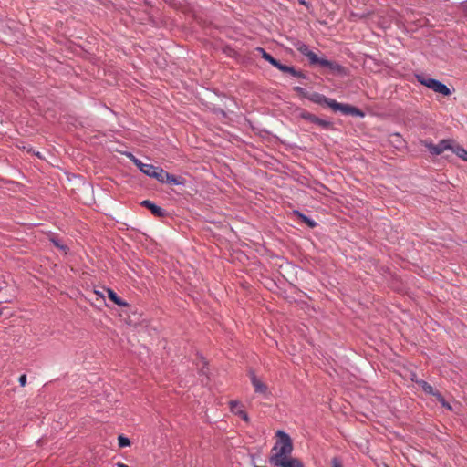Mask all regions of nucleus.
I'll return each instance as SVG.
<instances>
[{
  "mask_svg": "<svg viewBox=\"0 0 467 467\" xmlns=\"http://www.w3.org/2000/svg\"><path fill=\"white\" fill-rule=\"evenodd\" d=\"M296 49L304 56H307L311 52L306 44H298Z\"/></svg>",
  "mask_w": 467,
  "mask_h": 467,
  "instance_id": "aec40b11",
  "label": "nucleus"
},
{
  "mask_svg": "<svg viewBox=\"0 0 467 467\" xmlns=\"http://www.w3.org/2000/svg\"><path fill=\"white\" fill-rule=\"evenodd\" d=\"M436 399L438 400V401L442 405V407L448 409V410H451V407L450 406V404L445 400V399L442 397V395L441 393L439 394H436Z\"/></svg>",
  "mask_w": 467,
  "mask_h": 467,
  "instance_id": "412c9836",
  "label": "nucleus"
},
{
  "mask_svg": "<svg viewBox=\"0 0 467 467\" xmlns=\"http://www.w3.org/2000/svg\"><path fill=\"white\" fill-rule=\"evenodd\" d=\"M160 182L164 183H169V184H173V185H179L181 184V180L180 178L172 175V174H170L169 172L165 171L163 170L162 173H161V179H160Z\"/></svg>",
  "mask_w": 467,
  "mask_h": 467,
  "instance_id": "4468645a",
  "label": "nucleus"
},
{
  "mask_svg": "<svg viewBox=\"0 0 467 467\" xmlns=\"http://www.w3.org/2000/svg\"><path fill=\"white\" fill-rule=\"evenodd\" d=\"M255 51L258 53V54H261L262 57L268 61L272 66H275V64H277V59L274 58L269 53L265 52V50L262 47H257L255 49Z\"/></svg>",
  "mask_w": 467,
  "mask_h": 467,
  "instance_id": "f3484780",
  "label": "nucleus"
},
{
  "mask_svg": "<svg viewBox=\"0 0 467 467\" xmlns=\"http://www.w3.org/2000/svg\"><path fill=\"white\" fill-rule=\"evenodd\" d=\"M453 140H441L438 144L425 142V147L432 155H440L445 150L451 149Z\"/></svg>",
  "mask_w": 467,
  "mask_h": 467,
  "instance_id": "20e7f679",
  "label": "nucleus"
},
{
  "mask_svg": "<svg viewBox=\"0 0 467 467\" xmlns=\"http://www.w3.org/2000/svg\"><path fill=\"white\" fill-rule=\"evenodd\" d=\"M231 411L238 415L241 419L245 421L249 420L247 413L243 410V405L237 400H231L230 403Z\"/></svg>",
  "mask_w": 467,
  "mask_h": 467,
  "instance_id": "1a4fd4ad",
  "label": "nucleus"
},
{
  "mask_svg": "<svg viewBox=\"0 0 467 467\" xmlns=\"http://www.w3.org/2000/svg\"><path fill=\"white\" fill-rule=\"evenodd\" d=\"M107 293H108L109 298L112 302H114L116 305H118L119 306H128V304L125 301H123L122 299H120L118 296V295L112 289H108Z\"/></svg>",
  "mask_w": 467,
  "mask_h": 467,
  "instance_id": "dca6fc26",
  "label": "nucleus"
},
{
  "mask_svg": "<svg viewBox=\"0 0 467 467\" xmlns=\"http://www.w3.org/2000/svg\"><path fill=\"white\" fill-rule=\"evenodd\" d=\"M141 205L148 208L155 216L161 217L164 215V211L149 200L142 201Z\"/></svg>",
  "mask_w": 467,
  "mask_h": 467,
  "instance_id": "ddd939ff",
  "label": "nucleus"
},
{
  "mask_svg": "<svg viewBox=\"0 0 467 467\" xmlns=\"http://www.w3.org/2000/svg\"><path fill=\"white\" fill-rule=\"evenodd\" d=\"M385 467H389L388 465H385Z\"/></svg>",
  "mask_w": 467,
  "mask_h": 467,
  "instance_id": "2f4dec72",
  "label": "nucleus"
},
{
  "mask_svg": "<svg viewBox=\"0 0 467 467\" xmlns=\"http://www.w3.org/2000/svg\"><path fill=\"white\" fill-rule=\"evenodd\" d=\"M332 467H343L341 462L337 458H333L331 461Z\"/></svg>",
  "mask_w": 467,
  "mask_h": 467,
  "instance_id": "393cba45",
  "label": "nucleus"
},
{
  "mask_svg": "<svg viewBox=\"0 0 467 467\" xmlns=\"http://www.w3.org/2000/svg\"><path fill=\"white\" fill-rule=\"evenodd\" d=\"M130 159L132 162L141 171V167L145 165V163L141 162L139 159L135 158L131 153L129 154Z\"/></svg>",
  "mask_w": 467,
  "mask_h": 467,
  "instance_id": "5701e85b",
  "label": "nucleus"
},
{
  "mask_svg": "<svg viewBox=\"0 0 467 467\" xmlns=\"http://www.w3.org/2000/svg\"><path fill=\"white\" fill-rule=\"evenodd\" d=\"M2 315V310H0V316Z\"/></svg>",
  "mask_w": 467,
  "mask_h": 467,
  "instance_id": "c85d7f7f",
  "label": "nucleus"
},
{
  "mask_svg": "<svg viewBox=\"0 0 467 467\" xmlns=\"http://www.w3.org/2000/svg\"><path fill=\"white\" fill-rule=\"evenodd\" d=\"M118 441H119V446L120 448L129 446L130 444V440L128 438L124 437V436H121V435L119 436Z\"/></svg>",
  "mask_w": 467,
  "mask_h": 467,
  "instance_id": "4be33fe9",
  "label": "nucleus"
},
{
  "mask_svg": "<svg viewBox=\"0 0 467 467\" xmlns=\"http://www.w3.org/2000/svg\"><path fill=\"white\" fill-rule=\"evenodd\" d=\"M141 171L144 174H146L151 178H154L160 182L163 169L160 168V167L153 166L151 164H145L143 167H141Z\"/></svg>",
  "mask_w": 467,
  "mask_h": 467,
  "instance_id": "6e6552de",
  "label": "nucleus"
},
{
  "mask_svg": "<svg viewBox=\"0 0 467 467\" xmlns=\"http://www.w3.org/2000/svg\"><path fill=\"white\" fill-rule=\"evenodd\" d=\"M331 109L334 111H341L345 115L360 116L363 117V112L356 107L348 104H341L334 100L331 104Z\"/></svg>",
  "mask_w": 467,
  "mask_h": 467,
  "instance_id": "39448f33",
  "label": "nucleus"
},
{
  "mask_svg": "<svg viewBox=\"0 0 467 467\" xmlns=\"http://www.w3.org/2000/svg\"><path fill=\"white\" fill-rule=\"evenodd\" d=\"M276 436L278 437V440L272 449L273 454L270 458V462L273 464L291 457L290 455L293 451L292 440L288 434L282 431H277Z\"/></svg>",
  "mask_w": 467,
  "mask_h": 467,
  "instance_id": "f257e3e1",
  "label": "nucleus"
},
{
  "mask_svg": "<svg viewBox=\"0 0 467 467\" xmlns=\"http://www.w3.org/2000/svg\"><path fill=\"white\" fill-rule=\"evenodd\" d=\"M117 467H129V466L127 464H125V463L118 462L117 463Z\"/></svg>",
  "mask_w": 467,
  "mask_h": 467,
  "instance_id": "cd10ccee",
  "label": "nucleus"
},
{
  "mask_svg": "<svg viewBox=\"0 0 467 467\" xmlns=\"http://www.w3.org/2000/svg\"><path fill=\"white\" fill-rule=\"evenodd\" d=\"M275 67H276L277 69H279L280 71H282L284 73H289L292 76L296 77V78H306L305 75L301 71H297L292 67L283 65L279 61H277V64H275Z\"/></svg>",
  "mask_w": 467,
  "mask_h": 467,
  "instance_id": "f8f14e48",
  "label": "nucleus"
},
{
  "mask_svg": "<svg viewBox=\"0 0 467 467\" xmlns=\"http://www.w3.org/2000/svg\"><path fill=\"white\" fill-rule=\"evenodd\" d=\"M451 150L456 154L459 158L462 160L467 161V150L462 148L461 145L456 143L454 140L452 141L451 149Z\"/></svg>",
  "mask_w": 467,
  "mask_h": 467,
  "instance_id": "2eb2a0df",
  "label": "nucleus"
},
{
  "mask_svg": "<svg viewBox=\"0 0 467 467\" xmlns=\"http://www.w3.org/2000/svg\"><path fill=\"white\" fill-rule=\"evenodd\" d=\"M249 375L252 385L254 388V391L256 393L265 394L267 391V386L264 382H262L254 372H250Z\"/></svg>",
  "mask_w": 467,
  "mask_h": 467,
  "instance_id": "9d476101",
  "label": "nucleus"
},
{
  "mask_svg": "<svg viewBox=\"0 0 467 467\" xmlns=\"http://www.w3.org/2000/svg\"><path fill=\"white\" fill-rule=\"evenodd\" d=\"M19 384L22 387H25L26 384V375L23 374L18 379Z\"/></svg>",
  "mask_w": 467,
  "mask_h": 467,
  "instance_id": "a878e982",
  "label": "nucleus"
},
{
  "mask_svg": "<svg viewBox=\"0 0 467 467\" xmlns=\"http://www.w3.org/2000/svg\"><path fill=\"white\" fill-rule=\"evenodd\" d=\"M306 57L309 59L311 65H319L322 67L328 68L334 73H341L343 71V67L339 64L326 58H319L317 55L312 51L307 54Z\"/></svg>",
  "mask_w": 467,
  "mask_h": 467,
  "instance_id": "7ed1b4c3",
  "label": "nucleus"
},
{
  "mask_svg": "<svg viewBox=\"0 0 467 467\" xmlns=\"http://www.w3.org/2000/svg\"><path fill=\"white\" fill-rule=\"evenodd\" d=\"M299 217L302 219V221L308 225L310 228H314L317 225V223L313 221L312 219L306 217V215L302 213H298Z\"/></svg>",
  "mask_w": 467,
  "mask_h": 467,
  "instance_id": "6ab92c4d",
  "label": "nucleus"
},
{
  "mask_svg": "<svg viewBox=\"0 0 467 467\" xmlns=\"http://www.w3.org/2000/svg\"><path fill=\"white\" fill-rule=\"evenodd\" d=\"M52 243L59 248L61 251H63L65 254H67V246L64 244H61L59 242L56 241L55 239H51Z\"/></svg>",
  "mask_w": 467,
  "mask_h": 467,
  "instance_id": "b1692460",
  "label": "nucleus"
},
{
  "mask_svg": "<svg viewBox=\"0 0 467 467\" xmlns=\"http://www.w3.org/2000/svg\"><path fill=\"white\" fill-rule=\"evenodd\" d=\"M385 467H389L388 465H385Z\"/></svg>",
  "mask_w": 467,
  "mask_h": 467,
  "instance_id": "7c9ffc66",
  "label": "nucleus"
},
{
  "mask_svg": "<svg viewBox=\"0 0 467 467\" xmlns=\"http://www.w3.org/2000/svg\"><path fill=\"white\" fill-rule=\"evenodd\" d=\"M305 97L309 99L310 101L318 104V105H326L327 107L331 109V104L334 102L335 99L327 98L323 94L314 92L311 94H306Z\"/></svg>",
  "mask_w": 467,
  "mask_h": 467,
  "instance_id": "423d86ee",
  "label": "nucleus"
},
{
  "mask_svg": "<svg viewBox=\"0 0 467 467\" xmlns=\"http://www.w3.org/2000/svg\"><path fill=\"white\" fill-rule=\"evenodd\" d=\"M274 465L277 467H304V464L300 460L292 457L279 461V462Z\"/></svg>",
  "mask_w": 467,
  "mask_h": 467,
  "instance_id": "9b49d317",
  "label": "nucleus"
},
{
  "mask_svg": "<svg viewBox=\"0 0 467 467\" xmlns=\"http://www.w3.org/2000/svg\"><path fill=\"white\" fill-rule=\"evenodd\" d=\"M300 116L302 119H304L311 123H315L318 126L326 128V129L329 128L331 126V122L325 120V119H321L318 117H317L309 112H306V111L302 112Z\"/></svg>",
  "mask_w": 467,
  "mask_h": 467,
  "instance_id": "0eeeda50",
  "label": "nucleus"
},
{
  "mask_svg": "<svg viewBox=\"0 0 467 467\" xmlns=\"http://www.w3.org/2000/svg\"><path fill=\"white\" fill-rule=\"evenodd\" d=\"M385 467H389L388 465H385Z\"/></svg>",
  "mask_w": 467,
  "mask_h": 467,
  "instance_id": "c756f323",
  "label": "nucleus"
},
{
  "mask_svg": "<svg viewBox=\"0 0 467 467\" xmlns=\"http://www.w3.org/2000/svg\"><path fill=\"white\" fill-rule=\"evenodd\" d=\"M419 385L421 387V389H423V391H425L426 393L428 394H431L433 395L434 397H436V394H439L440 392L439 391H436L434 390V389L429 384L427 383L426 381L424 380H420L418 382Z\"/></svg>",
  "mask_w": 467,
  "mask_h": 467,
  "instance_id": "a211bd4d",
  "label": "nucleus"
},
{
  "mask_svg": "<svg viewBox=\"0 0 467 467\" xmlns=\"http://www.w3.org/2000/svg\"><path fill=\"white\" fill-rule=\"evenodd\" d=\"M417 80L423 86L432 89L436 93L442 94L443 96H450L451 94L450 88L443 83L429 78L425 75H416Z\"/></svg>",
  "mask_w": 467,
  "mask_h": 467,
  "instance_id": "f03ea898",
  "label": "nucleus"
},
{
  "mask_svg": "<svg viewBox=\"0 0 467 467\" xmlns=\"http://www.w3.org/2000/svg\"><path fill=\"white\" fill-rule=\"evenodd\" d=\"M295 90H296L297 93H299V94H303L304 96L306 94V93L304 91V89H303L302 88H300V87H296V88H295Z\"/></svg>",
  "mask_w": 467,
  "mask_h": 467,
  "instance_id": "bb28decb",
  "label": "nucleus"
}]
</instances>
